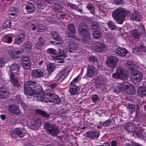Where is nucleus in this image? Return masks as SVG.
I'll return each mask as SVG.
<instances>
[{"mask_svg": "<svg viewBox=\"0 0 146 146\" xmlns=\"http://www.w3.org/2000/svg\"><path fill=\"white\" fill-rule=\"evenodd\" d=\"M11 24V21L10 20H7L3 24L1 28L4 29H5L7 28L10 27Z\"/></svg>", "mask_w": 146, "mask_h": 146, "instance_id": "nucleus-42", "label": "nucleus"}, {"mask_svg": "<svg viewBox=\"0 0 146 146\" xmlns=\"http://www.w3.org/2000/svg\"><path fill=\"white\" fill-rule=\"evenodd\" d=\"M88 25L86 23H82L79 25L78 30L80 34L84 37L83 42L87 43L91 38L89 34V29Z\"/></svg>", "mask_w": 146, "mask_h": 146, "instance_id": "nucleus-4", "label": "nucleus"}, {"mask_svg": "<svg viewBox=\"0 0 146 146\" xmlns=\"http://www.w3.org/2000/svg\"><path fill=\"white\" fill-rule=\"evenodd\" d=\"M126 107L128 109L129 114L131 115L135 111V105L134 104L128 103L126 105Z\"/></svg>", "mask_w": 146, "mask_h": 146, "instance_id": "nucleus-27", "label": "nucleus"}, {"mask_svg": "<svg viewBox=\"0 0 146 146\" xmlns=\"http://www.w3.org/2000/svg\"><path fill=\"white\" fill-rule=\"evenodd\" d=\"M109 28L111 30H115L117 28V26L112 21H110L107 23Z\"/></svg>", "mask_w": 146, "mask_h": 146, "instance_id": "nucleus-45", "label": "nucleus"}, {"mask_svg": "<svg viewBox=\"0 0 146 146\" xmlns=\"http://www.w3.org/2000/svg\"><path fill=\"white\" fill-rule=\"evenodd\" d=\"M97 70L95 66L92 65H89L87 68L86 76L88 77H91L95 76L98 73Z\"/></svg>", "mask_w": 146, "mask_h": 146, "instance_id": "nucleus-11", "label": "nucleus"}, {"mask_svg": "<svg viewBox=\"0 0 146 146\" xmlns=\"http://www.w3.org/2000/svg\"><path fill=\"white\" fill-rule=\"evenodd\" d=\"M113 78H119L125 80L127 79L128 77L127 72L123 67H119L117 68L116 72L112 74Z\"/></svg>", "mask_w": 146, "mask_h": 146, "instance_id": "nucleus-6", "label": "nucleus"}, {"mask_svg": "<svg viewBox=\"0 0 146 146\" xmlns=\"http://www.w3.org/2000/svg\"><path fill=\"white\" fill-rule=\"evenodd\" d=\"M18 136V128H16L13 131L11 136L14 138H17Z\"/></svg>", "mask_w": 146, "mask_h": 146, "instance_id": "nucleus-49", "label": "nucleus"}, {"mask_svg": "<svg viewBox=\"0 0 146 146\" xmlns=\"http://www.w3.org/2000/svg\"><path fill=\"white\" fill-rule=\"evenodd\" d=\"M98 96L96 95H93L92 96L91 99L92 102H96L98 99Z\"/></svg>", "mask_w": 146, "mask_h": 146, "instance_id": "nucleus-57", "label": "nucleus"}, {"mask_svg": "<svg viewBox=\"0 0 146 146\" xmlns=\"http://www.w3.org/2000/svg\"><path fill=\"white\" fill-rule=\"evenodd\" d=\"M46 30V27H45L42 25L38 24L37 28V31L38 32H44V31Z\"/></svg>", "mask_w": 146, "mask_h": 146, "instance_id": "nucleus-47", "label": "nucleus"}, {"mask_svg": "<svg viewBox=\"0 0 146 146\" xmlns=\"http://www.w3.org/2000/svg\"><path fill=\"white\" fill-rule=\"evenodd\" d=\"M50 35L55 41V43L57 45H61L63 42V40L59 34L54 31L50 32Z\"/></svg>", "mask_w": 146, "mask_h": 146, "instance_id": "nucleus-13", "label": "nucleus"}, {"mask_svg": "<svg viewBox=\"0 0 146 146\" xmlns=\"http://www.w3.org/2000/svg\"><path fill=\"white\" fill-rule=\"evenodd\" d=\"M115 52L121 56H124L127 54V50L123 48L118 47L115 50Z\"/></svg>", "mask_w": 146, "mask_h": 146, "instance_id": "nucleus-25", "label": "nucleus"}, {"mask_svg": "<svg viewBox=\"0 0 146 146\" xmlns=\"http://www.w3.org/2000/svg\"><path fill=\"white\" fill-rule=\"evenodd\" d=\"M9 54L11 57L13 59H17L18 57V50L11 51Z\"/></svg>", "mask_w": 146, "mask_h": 146, "instance_id": "nucleus-40", "label": "nucleus"}, {"mask_svg": "<svg viewBox=\"0 0 146 146\" xmlns=\"http://www.w3.org/2000/svg\"><path fill=\"white\" fill-rule=\"evenodd\" d=\"M12 41V37L7 35L3 36L2 41L7 43L9 44L11 43Z\"/></svg>", "mask_w": 146, "mask_h": 146, "instance_id": "nucleus-36", "label": "nucleus"}, {"mask_svg": "<svg viewBox=\"0 0 146 146\" xmlns=\"http://www.w3.org/2000/svg\"><path fill=\"white\" fill-rule=\"evenodd\" d=\"M108 40L110 42L115 44L117 42L116 38L115 37H111L108 38Z\"/></svg>", "mask_w": 146, "mask_h": 146, "instance_id": "nucleus-58", "label": "nucleus"}, {"mask_svg": "<svg viewBox=\"0 0 146 146\" xmlns=\"http://www.w3.org/2000/svg\"><path fill=\"white\" fill-rule=\"evenodd\" d=\"M68 6L72 9L74 10H76L77 8H79V7L77 5L70 3H68Z\"/></svg>", "mask_w": 146, "mask_h": 146, "instance_id": "nucleus-53", "label": "nucleus"}, {"mask_svg": "<svg viewBox=\"0 0 146 146\" xmlns=\"http://www.w3.org/2000/svg\"><path fill=\"white\" fill-rule=\"evenodd\" d=\"M114 91L116 93L123 91L127 94H132L135 92V89L133 86L124 84L116 87Z\"/></svg>", "mask_w": 146, "mask_h": 146, "instance_id": "nucleus-7", "label": "nucleus"}, {"mask_svg": "<svg viewBox=\"0 0 146 146\" xmlns=\"http://www.w3.org/2000/svg\"><path fill=\"white\" fill-rule=\"evenodd\" d=\"M130 18L133 20L140 21L141 20L140 13L137 10H134L131 15Z\"/></svg>", "mask_w": 146, "mask_h": 146, "instance_id": "nucleus-22", "label": "nucleus"}, {"mask_svg": "<svg viewBox=\"0 0 146 146\" xmlns=\"http://www.w3.org/2000/svg\"><path fill=\"white\" fill-rule=\"evenodd\" d=\"M25 35L23 33H22L19 35V44L24 41L25 38Z\"/></svg>", "mask_w": 146, "mask_h": 146, "instance_id": "nucleus-50", "label": "nucleus"}, {"mask_svg": "<svg viewBox=\"0 0 146 146\" xmlns=\"http://www.w3.org/2000/svg\"><path fill=\"white\" fill-rule=\"evenodd\" d=\"M111 146H117V142L115 140L112 141L111 142Z\"/></svg>", "mask_w": 146, "mask_h": 146, "instance_id": "nucleus-64", "label": "nucleus"}, {"mask_svg": "<svg viewBox=\"0 0 146 146\" xmlns=\"http://www.w3.org/2000/svg\"><path fill=\"white\" fill-rule=\"evenodd\" d=\"M63 9V7L59 4H55L54 7V10L56 12H61Z\"/></svg>", "mask_w": 146, "mask_h": 146, "instance_id": "nucleus-41", "label": "nucleus"}, {"mask_svg": "<svg viewBox=\"0 0 146 146\" xmlns=\"http://www.w3.org/2000/svg\"><path fill=\"white\" fill-rule=\"evenodd\" d=\"M67 29L69 31L68 36L71 38H73L74 33L76 31L74 26L73 24L71 23L67 26Z\"/></svg>", "mask_w": 146, "mask_h": 146, "instance_id": "nucleus-21", "label": "nucleus"}, {"mask_svg": "<svg viewBox=\"0 0 146 146\" xmlns=\"http://www.w3.org/2000/svg\"><path fill=\"white\" fill-rule=\"evenodd\" d=\"M36 112L37 113L41 115L46 117H48L50 116L47 113L46 111H42L40 109L36 110Z\"/></svg>", "mask_w": 146, "mask_h": 146, "instance_id": "nucleus-37", "label": "nucleus"}, {"mask_svg": "<svg viewBox=\"0 0 146 146\" xmlns=\"http://www.w3.org/2000/svg\"><path fill=\"white\" fill-rule=\"evenodd\" d=\"M21 64L22 67L25 69H28L31 67L30 60L28 56H23L21 58Z\"/></svg>", "mask_w": 146, "mask_h": 146, "instance_id": "nucleus-10", "label": "nucleus"}, {"mask_svg": "<svg viewBox=\"0 0 146 146\" xmlns=\"http://www.w3.org/2000/svg\"><path fill=\"white\" fill-rule=\"evenodd\" d=\"M133 52L136 54H139L140 52H146V47L142 44L138 45L137 47H136L133 49Z\"/></svg>", "mask_w": 146, "mask_h": 146, "instance_id": "nucleus-18", "label": "nucleus"}, {"mask_svg": "<svg viewBox=\"0 0 146 146\" xmlns=\"http://www.w3.org/2000/svg\"><path fill=\"white\" fill-rule=\"evenodd\" d=\"M42 36L38 38L39 41L36 42V48L38 50H41L46 47V45L44 41H42Z\"/></svg>", "mask_w": 146, "mask_h": 146, "instance_id": "nucleus-19", "label": "nucleus"}, {"mask_svg": "<svg viewBox=\"0 0 146 146\" xmlns=\"http://www.w3.org/2000/svg\"><path fill=\"white\" fill-rule=\"evenodd\" d=\"M31 75L35 79L38 78L43 76L44 73L40 69H35L32 70Z\"/></svg>", "mask_w": 146, "mask_h": 146, "instance_id": "nucleus-15", "label": "nucleus"}, {"mask_svg": "<svg viewBox=\"0 0 146 146\" xmlns=\"http://www.w3.org/2000/svg\"><path fill=\"white\" fill-rule=\"evenodd\" d=\"M25 8L27 12L29 13L33 12L36 9V7L34 5L29 2L26 3Z\"/></svg>", "mask_w": 146, "mask_h": 146, "instance_id": "nucleus-20", "label": "nucleus"}, {"mask_svg": "<svg viewBox=\"0 0 146 146\" xmlns=\"http://www.w3.org/2000/svg\"><path fill=\"white\" fill-rule=\"evenodd\" d=\"M68 46L70 48L68 50V51L73 53L74 52L73 50H76L78 48V44L76 42L70 40L68 42Z\"/></svg>", "mask_w": 146, "mask_h": 146, "instance_id": "nucleus-17", "label": "nucleus"}, {"mask_svg": "<svg viewBox=\"0 0 146 146\" xmlns=\"http://www.w3.org/2000/svg\"><path fill=\"white\" fill-rule=\"evenodd\" d=\"M26 131L24 129H19V137L22 138L24 135Z\"/></svg>", "mask_w": 146, "mask_h": 146, "instance_id": "nucleus-55", "label": "nucleus"}, {"mask_svg": "<svg viewBox=\"0 0 146 146\" xmlns=\"http://www.w3.org/2000/svg\"><path fill=\"white\" fill-rule=\"evenodd\" d=\"M23 45L25 47L24 49H26L27 50H30L32 48L31 44L30 42H27L25 43Z\"/></svg>", "mask_w": 146, "mask_h": 146, "instance_id": "nucleus-46", "label": "nucleus"}, {"mask_svg": "<svg viewBox=\"0 0 146 146\" xmlns=\"http://www.w3.org/2000/svg\"><path fill=\"white\" fill-rule=\"evenodd\" d=\"M38 9H43L46 6L45 3L42 1H39L36 3Z\"/></svg>", "mask_w": 146, "mask_h": 146, "instance_id": "nucleus-43", "label": "nucleus"}, {"mask_svg": "<svg viewBox=\"0 0 146 146\" xmlns=\"http://www.w3.org/2000/svg\"><path fill=\"white\" fill-rule=\"evenodd\" d=\"M55 68V66L54 63L48 64L47 65V71L49 73H51L54 71Z\"/></svg>", "mask_w": 146, "mask_h": 146, "instance_id": "nucleus-34", "label": "nucleus"}, {"mask_svg": "<svg viewBox=\"0 0 146 146\" xmlns=\"http://www.w3.org/2000/svg\"><path fill=\"white\" fill-rule=\"evenodd\" d=\"M123 0H115L114 2L115 4L118 5L123 3Z\"/></svg>", "mask_w": 146, "mask_h": 146, "instance_id": "nucleus-62", "label": "nucleus"}, {"mask_svg": "<svg viewBox=\"0 0 146 146\" xmlns=\"http://www.w3.org/2000/svg\"><path fill=\"white\" fill-rule=\"evenodd\" d=\"M105 80V78L102 75H100L96 78V86H100L102 84Z\"/></svg>", "mask_w": 146, "mask_h": 146, "instance_id": "nucleus-30", "label": "nucleus"}, {"mask_svg": "<svg viewBox=\"0 0 146 146\" xmlns=\"http://www.w3.org/2000/svg\"><path fill=\"white\" fill-rule=\"evenodd\" d=\"M111 121L110 119L107 120L105 122L100 121V124L103 126L104 127L108 126L111 122Z\"/></svg>", "mask_w": 146, "mask_h": 146, "instance_id": "nucleus-48", "label": "nucleus"}, {"mask_svg": "<svg viewBox=\"0 0 146 146\" xmlns=\"http://www.w3.org/2000/svg\"><path fill=\"white\" fill-rule=\"evenodd\" d=\"M11 71H17L18 70V65L17 64H13L11 65L10 67Z\"/></svg>", "mask_w": 146, "mask_h": 146, "instance_id": "nucleus-51", "label": "nucleus"}, {"mask_svg": "<svg viewBox=\"0 0 146 146\" xmlns=\"http://www.w3.org/2000/svg\"><path fill=\"white\" fill-rule=\"evenodd\" d=\"M66 16V14L61 13L59 14H57V16L59 19H63Z\"/></svg>", "mask_w": 146, "mask_h": 146, "instance_id": "nucleus-61", "label": "nucleus"}, {"mask_svg": "<svg viewBox=\"0 0 146 146\" xmlns=\"http://www.w3.org/2000/svg\"><path fill=\"white\" fill-rule=\"evenodd\" d=\"M125 66L130 70L131 74L133 76V78L137 82H139L142 78V74L136 70V66L131 61H127L125 64Z\"/></svg>", "mask_w": 146, "mask_h": 146, "instance_id": "nucleus-3", "label": "nucleus"}, {"mask_svg": "<svg viewBox=\"0 0 146 146\" xmlns=\"http://www.w3.org/2000/svg\"><path fill=\"white\" fill-rule=\"evenodd\" d=\"M92 27L94 29H96L98 28L99 26L98 23H97L94 22L92 24Z\"/></svg>", "mask_w": 146, "mask_h": 146, "instance_id": "nucleus-59", "label": "nucleus"}, {"mask_svg": "<svg viewBox=\"0 0 146 146\" xmlns=\"http://www.w3.org/2000/svg\"><path fill=\"white\" fill-rule=\"evenodd\" d=\"M24 92L25 94L36 97L38 101L47 102L50 105L56 104L61 102V98L50 90L46 91L45 94L51 97V99L46 97L41 86L34 81L29 80L25 82Z\"/></svg>", "mask_w": 146, "mask_h": 146, "instance_id": "nucleus-1", "label": "nucleus"}, {"mask_svg": "<svg viewBox=\"0 0 146 146\" xmlns=\"http://www.w3.org/2000/svg\"><path fill=\"white\" fill-rule=\"evenodd\" d=\"M118 62V59L116 57L111 56L107 58L106 63L109 67L115 68L117 66Z\"/></svg>", "mask_w": 146, "mask_h": 146, "instance_id": "nucleus-9", "label": "nucleus"}, {"mask_svg": "<svg viewBox=\"0 0 146 146\" xmlns=\"http://www.w3.org/2000/svg\"><path fill=\"white\" fill-rule=\"evenodd\" d=\"M73 87H70L69 88V92L71 94L74 95H75L78 91V87L76 86H74V85Z\"/></svg>", "mask_w": 146, "mask_h": 146, "instance_id": "nucleus-39", "label": "nucleus"}, {"mask_svg": "<svg viewBox=\"0 0 146 146\" xmlns=\"http://www.w3.org/2000/svg\"><path fill=\"white\" fill-rule=\"evenodd\" d=\"M137 93L140 97L146 96V86H140L138 89Z\"/></svg>", "mask_w": 146, "mask_h": 146, "instance_id": "nucleus-24", "label": "nucleus"}, {"mask_svg": "<svg viewBox=\"0 0 146 146\" xmlns=\"http://www.w3.org/2000/svg\"><path fill=\"white\" fill-rule=\"evenodd\" d=\"M10 78L11 82H13V86L18 88V80L17 77H15L14 74H11L10 76Z\"/></svg>", "mask_w": 146, "mask_h": 146, "instance_id": "nucleus-29", "label": "nucleus"}, {"mask_svg": "<svg viewBox=\"0 0 146 146\" xmlns=\"http://www.w3.org/2000/svg\"><path fill=\"white\" fill-rule=\"evenodd\" d=\"M57 86V84L56 83H54L51 84L49 85V87L51 89H53L55 88Z\"/></svg>", "mask_w": 146, "mask_h": 146, "instance_id": "nucleus-63", "label": "nucleus"}, {"mask_svg": "<svg viewBox=\"0 0 146 146\" xmlns=\"http://www.w3.org/2000/svg\"><path fill=\"white\" fill-rule=\"evenodd\" d=\"M106 46L103 43L98 44L96 46L95 49L97 52H101L105 49Z\"/></svg>", "mask_w": 146, "mask_h": 146, "instance_id": "nucleus-28", "label": "nucleus"}, {"mask_svg": "<svg viewBox=\"0 0 146 146\" xmlns=\"http://www.w3.org/2000/svg\"><path fill=\"white\" fill-rule=\"evenodd\" d=\"M18 106L12 104L9 106L8 111L11 113L15 114H18V111H17Z\"/></svg>", "mask_w": 146, "mask_h": 146, "instance_id": "nucleus-26", "label": "nucleus"}, {"mask_svg": "<svg viewBox=\"0 0 146 146\" xmlns=\"http://www.w3.org/2000/svg\"><path fill=\"white\" fill-rule=\"evenodd\" d=\"M44 126L48 133L52 136H56L59 133L58 127L55 124H52L47 122L44 123Z\"/></svg>", "mask_w": 146, "mask_h": 146, "instance_id": "nucleus-5", "label": "nucleus"}, {"mask_svg": "<svg viewBox=\"0 0 146 146\" xmlns=\"http://www.w3.org/2000/svg\"><path fill=\"white\" fill-rule=\"evenodd\" d=\"M66 56L65 52L64 50L62 49H59L58 54L57 55L56 58L59 60L65 58Z\"/></svg>", "mask_w": 146, "mask_h": 146, "instance_id": "nucleus-31", "label": "nucleus"}, {"mask_svg": "<svg viewBox=\"0 0 146 146\" xmlns=\"http://www.w3.org/2000/svg\"><path fill=\"white\" fill-rule=\"evenodd\" d=\"M68 73L66 72L65 73L63 72H62L60 77V81H62L64 80L68 76Z\"/></svg>", "mask_w": 146, "mask_h": 146, "instance_id": "nucleus-52", "label": "nucleus"}, {"mask_svg": "<svg viewBox=\"0 0 146 146\" xmlns=\"http://www.w3.org/2000/svg\"><path fill=\"white\" fill-rule=\"evenodd\" d=\"M94 38L98 39L101 36L102 34L98 30H96L94 31L92 34Z\"/></svg>", "mask_w": 146, "mask_h": 146, "instance_id": "nucleus-44", "label": "nucleus"}, {"mask_svg": "<svg viewBox=\"0 0 146 146\" xmlns=\"http://www.w3.org/2000/svg\"><path fill=\"white\" fill-rule=\"evenodd\" d=\"M9 95V92L6 86H3L0 87V98L6 99Z\"/></svg>", "mask_w": 146, "mask_h": 146, "instance_id": "nucleus-12", "label": "nucleus"}, {"mask_svg": "<svg viewBox=\"0 0 146 146\" xmlns=\"http://www.w3.org/2000/svg\"><path fill=\"white\" fill-rule=\"evenodd\" d=\"M125 130L128 132H133V136L137 138H142L143 137V135L139 130H137L135 129L134 126L131 123L126 124L124 126Z\"/></svg>", "mask_w": 146, "mask_h": 146, "instance_id": "nucleus-8", "label": "nucleus"}, {"mask_svg": "<svg viewBox=\"0 0 146 146\" xmlns=\"http://www.w3.org/2000/svg\"><path fill=\"white\" fill-rule=\"evenodd\" d=\"M86 137L88 138H91L94 139L100 136V132L98 131L94 130L86 132Z\"/></svg>", "mask_w": 146, "mask_h": 146, "instance_id": "nucleus-16", "label": "nucleus"}, {"mask_svg": "<svg viewBox=\"0 0 146 146\" xmlns=\"http://www.w3.org/2000/svg\"><path fill=\"white\" fill-rule=\"evenodd\" d=\"M79 77L77 76V77L75 78L70 83V84L72 86H74V84L75 83H76V82L78 80Z\"/></svg>", "mask_w": 146, "mask_h": 146, "instance_id": "nucleus-60", "label": "nucleus"}, {"mask_svg": "<svg viewBox=\"0 0 146 146\" xmlns=\"http://www.w3.org/2000/svg\"><path fill=\"white\" fill-rule=\"evenodd\" d=\"M41 125L40 119L39 118L38 119L34 122L31 125V127L35 129L38 128Z\"/></svg>", "mask_w": 146, "mask_h": 146, "instance_id": "nucleus-35", "label": "nucleus"}, {"mask_svg": "<svg viewBox=\"0 0 146 146\" xmlns=\"http://www.w3.org/2000/svg\"><path fill=\"white\" fill-rule=\"evenodd\" d=\"M47 53L50 54L51 56L56 57V58L57 52L56 49L53 48H49L47 50Z\"/></svg>", "mask_w": 146, "mask_h": 146, "instance_id": "nucleus-33", "label": "nucleus"}, {"mask_svg": "<svg viewBox=\"0 0 146 146\" xmlns=\"http://www.w3.org/2000/svg\"><path fill=\"white\" fill-rule=\"evenodd\" d=\"M90 13L93 15L95 13V7L92 4L89 3L86 7Z\"/></svg>", "mask_w": 146, "mask_h": 146, "instance_id": "nucleus-38", "label": "nucleus"}, {"mask_svg": "<svg viewBox=\"0 0 146 146\" xmlns=\"http://www.w3.org/2000/svg\"><path fill=\"white\" fill-rule=\"evenodd\" d=\"M126 10L122 8L115 9L112 13L113 18L118 24H122L125 19Z\"/></svg>", "mask_w": 146, "mask_h": 146, "instance_id": "nucleus-2", "label": "nucleus"}, {"mask_svg": "<svg viewBox=\"0 0 146 146\" xmlns=\"http://www.w3.org/2000/svg\"><path fill=\"white\" fill-rule=\"evenodd\" d=\"M47 21L50 23L55 24L56 22L54 19L53 17H48L47 19Z\"/></svg>", "mask_w": 146, "mask_h": 146, "instance_id": "nucleus-56", "label": "nucleus"}, {"mask_svg": "<svg viewBox=\"0 0 146 146\" xmlns=\"http://www.w3.org/2000/svg\"><path fill=\"white\" fill-rule=\"evenodd\" d=\"M17 10L16 8L14 6L9 7V11H8V15L9 18L11 19H14L17 16V14H15V13H10L11 12H15V11H17Z\"/></svg>", "mask_w": 146, "mask_h": 146, "instance_id": "nucleus-23", "label": "nucleus"}, {"mask_svg": "<svg viewBox=\"0 0 146 146\" xmlns=\"http://www.w3.org/2000/svg\"><path fill=\"white\" fill-rule=\"evenodd\" d=\"M142 30V31H144V29L143 26L140 25L139 29H133L132 31L129 32V33L133 36V37L137 39H139L141 35V33L139 32L140 29Z\"/></svg>", "mask_w": 146, "mask_h": 146, "instance_id": "nucleus-14", "label": "nucleus"}, {"mask_svg": "<svg viewBox=\"0 0 146 146\" xmlns=\"http://www.w3.org/2000/svg\"><path fill=\"white\" fill-rule=\"evenodd\" d=\"M38 25V23L35 21H32L29 22L28 25L31 28L33 31H34L37 29Z\"/></svg>", "mask_w": 146, "mask_h": 146, "instance_id": "nucleus-32", "label": "nucleus"}, {"mask_svg": "<svg viewBox=\"0 0 146 146\" xmlns=\"http://www.w3.org/2000/svg\"><path fill=\"white\" fill-rule=\"evenodd\" d=\"M89 61L90 62H96L97 60V58L96 57L93 56H91L89 57Z\"/></svg>", "mask_w": 146, "mask_h": 146, "instance_id": "nucleus-54", "label": "nucleus"}]
</instances>
